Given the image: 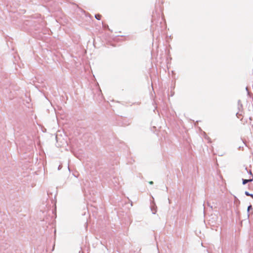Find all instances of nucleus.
I'll return each mask as SVG.
<instances>
[{"label":"nucleus","instance_id":"obj_1","mask_svg":"<svg viewBox=\"0 0 253 253\" xmlns=\"http://www.w3.org/2000/svg\"><path fill=\"white\" fill-rule=\"evenodd\" d=\"M250 176L248 179H243V184H246L248 182H251L253 180V174L251 171V170L249 171Z\"/></svg>","mask_w":253,"mask_h":253},{"label":"nucleus","instance_id":"obj_2","mask_svg":"<svg viewBox=\"0 0 253 253\" xmlns=\"http://www.w3.org/2000/svg\"><path fill=\"white\" fill-rule=\"evenodd\" d=\"M95 17L96 18V19H97V20H100L101 17H102V15L99 14H97L95 15Z\"/></svg>","mask_w":253,"mask_h":253},{"label":"nucleus","instance_id":"obj_3","mask_svg":"<svg viewBox=\"0 0 253 253\" xmlns=\"http://www.w3.org/2000/svg\"><path fill=\"white\" fill-rule=\"evenodd\" d=\"M102 25H103V27L104 28H107L108 29H109V27H108V25H106V24H104L103 23H102Z\"/></svg>","mask_w":253,"mask_h":253},{"label":"nucleus","instance_id":"obj_4","mask_svg":"<svg viewBox=\"0 0 253 253\" xmlns=\"http://www.w3.org/2000/svg\"><path fill=\"white\" fill-rule=\"evenodd\" d=\"M245 194L248 196H250V195H251V194H250L247 191H246L245 192Z\"/></svg>","mask_w":253,"mask_h":253},{"label":"nucleus","instance_id":"obj_5","mask_svg":"<svg viewBox=\"0 0 253 253\" xmlns=\"http://www.w3.org/2000/svg\"><path fill=\"white\" fill-rule=\"evenodd\" d=\"M149 184H153V181H150V182H149Z\"/></svg>","mask_w":253,"mask_h":253},{"label":"nucleus","instance_id":"obj_6","mask_svg":"<svg viewBox=\"0 0 253 253\" xmlns=\"http://www.w3.org/2000/svg\"><path fill=\"white\" fill-rule=\"evenodd\" d=\"M252 208V206H250L249 207H248V210H249L250 209V208Z\"/></svg>","mask_w":253,"mask_h":253},{"label":"nucleus","instance_id":"obj_7","mask_svg":"<svg viewBox=\"0 0 253 253\" xmlns=\"http://www.w3.org/2000/svg\"><path fill=\"white\" fill-rule=\"evenodd\" d=\"M250 196H251V197L253 199V194H251V195H250Z\"/></svg>","mask_w":253,"mask_h":253}]
</instances>
